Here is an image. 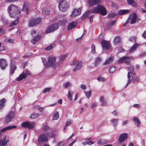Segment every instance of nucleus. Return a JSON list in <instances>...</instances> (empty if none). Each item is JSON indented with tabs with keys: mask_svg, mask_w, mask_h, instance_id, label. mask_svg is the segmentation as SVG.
Instances as JSON below:
<instances>
[{
	"mask_svg": "<svg viewBox=\"0 0 146 146\" xmlns=\"http://www.w3.org/2000/svg\"><path fill=\"white\" fill-rule=\"evenodd\" d=\"M51 89L52 88H46L43 90V93L44 94H45L47 92H48L50 91Z\"/></svg>",
	"mask_w": 146,
	"mask_h": 146,
	"instance_id": "nucleus-43",
	"label": "nucleus"
},
{
	"mask_svg": "<svg viewBox=\"0 0 146 146\" xmlns=\"http://www.w3.org/2000/svg\"><path fill=\"white\" fill-rule=\"evenodd\" d=\"M5 33V31L3 28H0V35H1Z\"/></svg>",
	"mask_w": 146,
	"mask_h": 146,
	"instance_id": "nucleus-57",
	"label": "nucleus"
},
{
	"mask_svg": "<svg viewBox=\"0 0 146 146\" xmlns=\"http://www.w3.org/2000/svg\"><path fill=\"white\" fill-rule=\"evenodd\" d=\"M128 137V134L127 133H123L121 134L119 136L118 143H121L125 141Z\"/></svg>",
	"mask_w": 146,
	"mask_h": 146,
	"instance_id": "nucleus-12",
	"label": "nucleus"
},
{
	"mask_svg": "<svg viewBox=\"0 0 146 146\" xmlns=\"http://www.w3.org/2000/svg\"><path fill=\"white\" fill-rule=\"evenodd\" d=\"M64 143L63 142H60L58 144V146H64Z\"/></svg>",
	"mask_w": 146,
	"mask_h": 146,
	"instance_id": "nucleus-62",
	"label": "nucleus"
},
{
	"mask_svg": "<svg viewBox=\"0 0 146 146\" xmlns=\"http://www.w3.org/2000/svg\"><path fill=\"white\" fill-rule=\"evenodd\" d=\"M16 127V126L15 125L7 127L2 129L1 130L0 132H4L5 131H7L10 129H12L14 128H15Z\"/></svg>",
	"mask_w": 146,
	"mask_h": 146,
	"instance_id": "nucleus-22",
	"label": "nucleus"
},
{
	"mask_svg": "<svg viewBox=\"0 0 146 146\" xmlns=\"http://www.w3.org/2000/svg\"><path fill=\"white\" fill-rule=\"evenodd\" d=\"M101 43L103 49H108L110 47V43L108 41L103 40L102 41Z\"/></svg>",
	"mask_w": 146,
	"mask_h": 146,
	"instance_id": "nucleus-17",
	"label": "nucleus"
},
{
	"mask_svg": "<svg viewBox=\"0 0 146 146\" xmlns=\"http://www.w3.org/2000/svg\"><path fill=\"white\" fill-rule=\"evenodd\" d=\"M129 122V121L127 119L123 121L122 122V126H124L127 125L128 123Z\"/></svg>",
	"mask_w": 146,
	"mask_h": 146,
	"instance_id": "nucleus-48",
	"label": "nucleus"
},
{
	"mask_svg": "<svg viewBox=\"0 0 146 146\" xmlns=\"http://www.w3.org/2000/svg\"><path fill=\"white\" fill-rule=\"evenodd\" d=\"M129 11L128 9L121 10L118 11V14L119 15H122L127 13Z\"/></svg>",
	"mask_w": 146,
	"mask_h": 146,
	"instance_id": "nucleus-31",
	"label": "nucleus"
},
{
	"mask_svg": "<svg viewBox=\"0 0 146 146\" xmlns=\"http://www.w3.org/2000/svg\"><path fill=\"white\" fill-rule=\"evenodd\" d=\"M136 40V38L135 36H132L130 37L129 38V40L131 42H135Z\"/></svg>",
	"mask_w": 146,
	"mask_h": 146,
	"instance_id": "nucleus-54",
	"label": "nucleus"
},
{
	"mask_svg": "<svg viewBox=\"0 0 146 146\" xmlns=\"http://www.w3.org/2000/svg\"><path fill=\"white\" fill-rule=\"evenodd\" d=\"M1 21L4 25L7 24L9 22L7 19L4 17H1Z\"/></svg>",
	"mask_w": 146,
	"mask_h": 146,
	"instance_id": "nucleus-39",
	"label": "nucleus"
},
{
	"mask_svg": "<svg viewBox=\"0 0 146 146\" xmlns=\"http://www.w3.org/2000/svg\"><path fill=\"white\" fill-rule=\"evenodd\" d=\"M115 70V68L114 66L111 67L109 69V72L110 73H113Z\"/></svg>",
	"mask_w": 146,
	"mask_h": 146,
	"instance_id": "nucleus-44",
	"label": "nucleus"
},
{
	"mask_svg": "<svg viewBox=\"0 0 146 146\" xmlns=\"http://www.w3.org/2000/svg\"><path fill=\"white\" fill-rule=\"evenodd\" d=\"M14 115V112L13 111L9 113L5 118V123H7L11 121L13 118Z\"/></svg>",
	"mask_w": 146,
	"mask_h": 146,
	"instance_id": "nucleus-14",
	"label": "nucleus"
},
{
	"mask_svg": "<svg viewBox=\"0 0 146 146\" xmlns=\"http://www.w3.org/2000/svg\"><path fill=\"white\" fill-rule=\"evenodd\" d=\"M71 122H72L71 120L68 121L66 122V126L64 128V130L66 128V126H67L70 125V123H71Z\"/></svg>",
	"mask_w": 146,
	"mask_h": 146,
	"instance_id": "nucleus-56",
	"label": "nucleus"
},
{
	"mask_svg": "<svg viewBox=\"0 0 146 146\" xmlns=\"http://www.w3.org/2000/svg\"><path fill=\"white\" fill-rule=\"evenodd\" d=\"M58 6L60 10L64 12L68 9L69 7V4L65 1L60 0L59 2Z\"/></svg>",
	"mask_w": 146,
	"mask_h": 146,
	"instance_id": "nucleus-4",
	"label": "nucleus"
},
{
	"mask_svg": "<svg viewBox=\"0 0 146 146\" xmlns=\"http://www.w3.org/2000/svg\"><path fill=\"white\" fill-rule=\"evenodd\" d=\"M101 61V59L100 58L98 57L96 59L94 62L95 66L96 67L98 66Z\"/></svg>",
	"mask_w": 146,
	"mask_h": 146,
	"instance_id": "nucleus-33",
	"label": "nucleus"
},
{
	"mask_svg": "<svg viewBox=\"0 0 146 146\" xmlns=\"http://www.w3.org/2000/svg\"><path fill=\"white\" fill-rule=\"evenodd\" d=\"M100 1V0H88V3L90 6L92 7L99 3Z\"/></svg>",
	"mask_w": 146,
	"mask_h": 146,
	"instance_id": "nucleus-20",
	"label": "nucleus"
},
{
	"mask_svg": "<svg viewBox=\"0 0 146 146\" xmlns=\"http://www.w3.org/2000/svg\"><path fill=\"white\" fill-rule=\"evenodd\" d=\"M21 125L24 128L31 129H33L35 127V124L33 122H30L29 121H24L22 123Z\"/></svg>",
	"mask_w": 146,
	"mask_h": 146,
	"instance_id": "nucleus-6",
	"label": "nucleus"
},
{
	"mask_svg": "<svg viewBox=\"0 0 146 146\" xmlns=\"http://www.w3.org/2000/svg\"><path fill=\"white\" fill-rule=\"evenodd\" d=\"M131 59L130 57L124 56L120 58L118 62L119 63L123 62H124L126 64H129V61Z\"/></svg>",
	"mask_w": 146,
	"mask_h": 146,
	"instance_id": "nucleus-16",
	"label": "nucleus"
},
{
	"mask_svg": "<svg viewBox=\"0 0 146 146\" xmlns=\"http://www.w3.org/2000/svg\"><path fill=\"white\" fill-rule=\"evenodd\" d=\"M40 21V18L32 19L29 21V26H35L39 23Z\"/></svg>",
	"mask_w": 146,
	"mask_h": 146,
	"instance_id": "nucleus-15",
	"label": "nucleus"
},
{
	"mask_svg": "<svg viewBox=\"0 0 146 146\" xmlns=\"http://www.w3.org/2000/svg\"><path fill=\"white\" fill-rule=\"evenodd\" d=\"M50 129V128L47 125H45L43 127V130L44 131H47Z\"/></svg>",
	"mask_w": 146,
	"mask_h": 146,
	"instance_id": "nucleus-46",
	"label": "nucleus"
},
{
	"mask_svg": "<svg viewBox=\"0 0 146 146\" xmlns=\"http://www.w3.org/2000/svg\"><path fill=\"white\" fill-rule=\"evenodd\" d=\"M92 52L93 53H96L95 46L94 44H92L91 45Z\"/></svg>",
	"mask_w": 146,
	"mask_h": 146,
	"instance_id": "nucleus-47",
	"label": "nucleus"
},
{
	"mask_svg": "<svg viewBox=\"0 0 146 146\" xmlns=\"http://www.w3.org/2000/svg\"><path fill=\"white\" fill-rule=\"evenodd\" d=\"M5 100L3 98L0 100V111H1L4 106Z\"/></svg>",
	"mask_w": 146,
	"mask_h": 146,
	"instance_id": "nucleus-29",
	"label": "nucleus"
},
{
	"mask_svg": "<svg viewBox=\"0 0 146 146\" xmlns=\"http://www.w3.org/2000/svg\"><path fill=\"white\" fill-rule=\"evenodd\" d=\"M7 41L9 43H12L14 42V40L13 39L10 38L7 40Z\"/></svg>",
	"mask_w": 146,
	"mask_h": 146,
	"instance_id": "nucleus-60",
	"label": "nucleus"
},
{
	"mask_svg": "<svg viewBox=\"0 0 146 146\" xmlns=\"http://www.w3.org/2000/svg\"><path fill=\"white\" fill-rule=\"evenodd\" d=\"M98 104L96 102H93L91 105V108L92 109L94 108L97 106Z\"/></svg>",
	"mask_w": 146,
	"mask_h": 146,
	"instance_id": "nucleus-50",
	"label": "nucleus"
},
{
	"mask_svg": "<svg viewBox=\"0 0 146 146\" xmlns=\"http://www.w3.org/2000/svg\"><path fill=\"white\" fill-rule=\"evenodd\" d=\"M80 87L82 90H85L86 89V86L85 85L82 84L80 86Z\"/></svg>",
	"mask_w": 146,
	"mask_h": 146,
	"instance_id": "nucleus-53",
	"label": "nucleus"
},
{
	"mask_svg": "<svg viewBox=\"0 0 146 146\" xmlns=\"http://www.w3.org/2000/svg\"><path fill=\"white\" fill-rule=\"evenodd\" d=\"M48 134L47 133L42 134L40 135L38 139L39 145H42L43 142L48 141Z\"/></svg>",
	"mask_w": 146,
	"mask_h": 146,
	"instance_id": "nucleus-5",
	"label": "nucleus"
},
{
	"mask_svg": "<svg viewBox=\"0 0 146 146\" xmlns=\"http://www.w3.org/2000/svg\"><path fill=\"white\" fill-rule=\"evenodd\" d=\"M98 80L100 82H104L105 81V79L101 77H100L98 78Z\"/></svg>",
	"mask_w": 146,
	"mask_h": 146,
	"instance_id": "nucleus-55",
	"label": "nucleus"
},
{
	"mask_svg": "<svg viewBox=\"0 0 146 146\" xmlns=\"http://www.w3.org/2000/svg\"><path fill=\"white\" fill-rule=\"evenodd\" d=\"M7 10L9 16L13 18L18 17L20 15L21 11V9L19 7L13 4L10 5Z\"/></svg>",
	"mask_w": 146,
	"mask_h": 146,
	"instance_id": "nucleus-2",
	"label": "nucleus"
},
{
	"mask_svg": "<svg viewBox=\"0 0 146 146\" xmlns=\"http://www.w3.org/2000/svg\"><path fill=\"white\" fill-rule=\"evenodd\" d=\"M133 121L134 123L136 124L137 127H141L140 121L137 117H135L133 119Z\"/></svg>",
	"mask_w": 146,
	"mask_h": 146,
	"instance_id": "nucleus-24",
	"label": "nucleus"
},
{
	"mask_svg": "<svg viewBox=\"0 0 146 146\" xmlns=\"http://www.w3.org/2000/svg\"><path fill=\"white\" fill-rule=\"evenodd\" d=\"M67 55H63L61 56L60 57V59L61 61H63L66 58V57L67 56Z\"/></svg>",
	"mask_w": 146,
	"mask_h": 146,
	"instance_id": "nucleus-49",
	"label": "nucleus"
},
{
	"mask_svg": "<svg viewBox=\"0 0 146 146\" xmlns=\"http://www.w3.org/2000/svg\"><path fill=\"white\" fill-rule=\"evenodd\" d=\"M22 11L26 14L28 13L29 10L28 9V3L27 2H25L23 5Z\"/></svg>",
	"mask_w": 146,
	"mask_h": 146,
	"instance_id": "nucleus-21",
	"label": "nucleus"
},
{
	"mask_svg": "<svg viewBox=\"0 0 146 146\" xmlns=\"http://www.w3.org/2000/svg\"><path fill=\"white\" fill-rule=\"evenodd\" d=\"M39 116V114L38 113H33L30 116V118L31 119H34L37 117Z\"/></svg>",
	"mask_w": 146,
	"mask_h": 146,
	"instance_id": "nucleus-38",
	"label": "nucleus"
},
{
	"mask_svg": "<svg viewBox=\"0 0 146 146\" xmlns=\"http://www.w3.org/2000/svg\"><path fill=\"white\" fill-rule=\"evenodd\" d=\"M59 117V112L58 111H56L54 113L52 117V119L53 120H57L58 119Z\"/></svg>",
	"mask_w": 146,
	"mask_h": 146,
	"instance_id": "nucleus-28",
	"label": "nucleus"
},
{
	"mask_svg": "<svg viewBox=\"0 0 146 146\" xmlns=\"http://www.w3.org/2000/svg\"><path fill=\"white\" fill-rule=\"evenodd\" d=\"M58 27V26L57 24L52 25L47 28L45 31V33L46 34H48L53 32L57 30Z\"/></svg>",
	"mask_w": 146,
	"mask_h": 146,
	"instance_id": "nucleus-8",
	"label": "nucleus"
},
{
	"mask_svg": "<svg viewBox=\"0 0 146 146\" xmlns=\"http://www.w3.org/2000/svg\"><path fill=\"white\" fill-rule=\"evenodd\" d=\"M128 68L129 70H130V72H128L127 75V78L128 79L127 84H129L132 81L133 78L132 75L134 74V73H133V68L132 66H129L128 67Z\"/></svg>",
	"mask_w": 146,
	"mask_h": 146,
	"instance_id": "nucleus-7",
	"label": "nucleus"
},
{
	"mask_svg": "<svg viewBox=\"0 0 146 146\" xmlns=\"http://www.w3.org/2000/svg\"><path fill=\"white\" fill-rule=\"evenodd\" d=\"M17 67L15 64L12 63L11 65L10 74L12 75L15 71Z\"/></svg>",
	"mask_w": 146,
	"mask_h": 146,
	"instance_id": "nucleus-25",
	"label": "nucleus"
},
{
	"mask_svg": "<svg viewBox=\"0 0 146 146\" xmlns=\"http://www.w3.org/2000/svg\"><path fill=\"white\" fill-rule=\"evenodd\" d=\"M67 21L66 20L62 19L60 20L59 21V23L61 25H63L66 24L67 23Z\"/></svg>",
	"mask_w": 146,
	"mask_h": 146,
	"instance_id": "nucleus-42",
	"label": "nucleus"
},
{
	"mask_svg": "<svg viewBox=\"0 0 146 146\" xmlns=\"http://www.w3.org/2000/svg\"><path fill=\"white\" fill-rule=\"evenodd\" d=\"M92 91L91 90L88 91L87 92H85L84 93L85 95L86 96L87 98L89 99L91 96Z\"/></svg>",
	"mask_w": 146,
	"mask_h": 146,
	"instance_id": "nucleus-36",
	"label": "nucleus"
},
{
	"mask_svg": "<svg viewBox=\"0 0 146 146\" xmlns=\"http://www.w3.org/2000/svg\"><path fill=\"white\" fill-rule=\"evenodd\" d=\"M30 73L27 71L23 72L22 74L17 78V80L18 81H21L23 79L25 78L27 75H30Z\"/></svg>",
	"mask_w": 146,
	"mask_h": 146,
	"instance_id": "nucleus-13",
	"label": "nucleus"
},
{
	"mask_svg": "<svg viewBox=\"0 0 146 146\" xmlns=\"http://www.w3.org/2000/svg\"><path fill=\"white\" fill-rule=\"evenodd\" d=\"M81 8L74 9L72 11L70 16L71 18H74L80 15L81 13Z\"/></svg>",
	"mask_w": 146,
	"mask_h": 146,
	"instance_id": "nucleus-11",
	"label": "nucleus"
},
{
	"mask_svg": "<svg viewBox=\"0 0 146 146\" xmlns=\"http://www.w3.org/2000/svg\"><path fill=\"white\" fill-rule=\"evenodd\" d=\"M73 92L72 91L69 90L68 92V97L70 100L71 101L72 99V96Z\"/></svg>",
	"mask_w": 146,
	"mask_h": 146,
	"instance_id": "nucleus-37",
	"label": "nucleus"
},
{
	"mask_svg": "<svg viewBox=\"0 0 146 146\" xmlns=\"http://www.w3.org/2000/svg\"><path fill=\"white\" fill-rule=\"evenodd\" d=\"M112 124L115 127L117 126L118 124V119L114 118L110 120Z\"/></svg>",
	"mask_w": 146,
	"mask_h": 146,
	"instance_id": "nucleus-27",
	"label": "nucleus"
},
{
	"mask_svg": "<svg viewBox=\"0 0 146 146\" xmlns=\"http://www.w3.org/2000/svg\"><path fill=\"white\" fill-rule=\"evenodd\" d=\"M101 103V105L102 106H105L107 105V102L106 100L102 102Z\"/></svg>",
	"mask_w": 146,
	"mask_h": 146,
	"instance_id": "nucleus-58",
	"label": "nucleus"
},
{
	"mask_svg": "<svg viewBox=\"0 0 146 146\" xmlns=\"http://www.w3.org/2000/svg\"><path fill=\"white\" fill-rule=\"evenodd\" d=\"M0 143L2 146H5L7 145L8 143L9 142V140L7 139L5 135H4L2 139L0 140Z\"/></svg>",
	"mask_w": 146,
	"mask_h": 146,
	"instance_id": "nucleus-19",
	"label": "nucleus"
},
{
	"mask_svg": "<svg viewBox=\"0 0 146 146\" xmlns=\"http://www.w3.org/2000/svg\"><path fill=\"white\" fill-rule=\"evenodd\" d=\"M93 13H100L102 15H105L107 13V11L105 7L103 5H98L92 9Z\"/></svg>",
	"mask_w": 146,
	"mask_h": 146,
	"instance_id": "nucleus-3",
	"label": "nucleus"
},
{
	"mask_svg": "<svg viewBox=\"0 0 146 146\" xmlns=\"http://www.w3.org/2000/svg\"><path fill=\"white\" fill-rule=\"evenodd\" d=\"M41 37V36L40 35H38L34 37L31 40V42L33 44H35Z\"/></svg>",
	"mask_w": 146,
	"mask_h": 146,
	"instance_id": "nucleus-23",
	"label": "nucleus"
},
{
	"mask_svg": "<svg viewBox=\"0 0 146 146\" xmlns=\"http://www.w3.org/2000/svg\"><path fill=\"white\" fill-rule=\"evenodd\" d=\"M139 81V78L137 77H134L133 79V81L134 82H137Z\"/></svg>",
	"mask_w": 146,
	"mask_h": 146,
	"instance_id": "nucleus-59",
	"label": "nucleus"
},
{
	"mask_svg": "<svg viewBox=\"0 0 146 146\" xmlns=\"http://www.w3.org/2000/svg\"><path fill=\"white\" fill-rule=\"evenodd\" d=\"M54 46V45L53 44L51 45H50L49 46L45 48V50H50L53 48Z\"/></svg>",
	"mask_w": 146,
	"mask_h": 146,
	"instance_id": "nucleus-52",
	"label": "nucleus"
},
{
	"mask_svg": "<svg viewBox=\"0 0 146 146\" xmlns=\"http://www.w3.org/2000/svg\"><path fill=\"white\" fill-rule=\"evenodd\" d=\"M42 61L44 65L47 67L51 68L54 69L57 68L59 65V62H57L56 57L54 55H51L48 57V62L46 63L45 58H42Z\"/></svg>",
	"mask_w": 146,
	"mask_h": 146,
	"instance_id": "nucleus-1",
	"label": "nucleus"
},
{
	"mask_svg": "<svg viewBox=\"0 0 146 146\" xmlns=\"http://www.w3.org/2000/svg\"><path fill=\"white\" fill-rule=\"evenodd\" d=\"M104 100H105L104 99V97L101 96L100 97V101L101 102L104 101Z\"/></svg>",
	"mask_w": 146,
	"mask_h": 146,
	"instance_id": "nucleus-63",
	"label": "nucleus"
},
{
	"mask_svg": "<svg viewBox=\"0 0 146 146\" xmlns=\"http://www.w3.org/2000/svg\"><path fill=\"white\" fill-rule=\"evenodd\" d=\"M113 59V57H111L108 59L104 64V65H107L110 64L112 61Z\"/></svg>",
	"mask_w": 146,
	"mask_h": 146,
	"instance_id": "nucleus-32",
	"label": "nucleus"
},
{
	"mask_svg": "<svg viewBox=\"0 0 146 146\" xmlns=\"http://www.w3.org/2000/svg\"><path fill=\"white\" fill-rule=\"evenodd\" d=\"M120 38L119 36L116 37L114 39V42L115 44H116L119 42L120 41Z\"/></svg>",
	"mask_w": 146,
	"mask_h": 146,
	"instance_id": "nucleus-51",
	"label": "nucleus"
},
{
	"mask_svg": "<svg viewBox=\"0 0 146 146\" xmlns=\"http://www.w3.org/2000/svg\"><path fill=\"white\" fill-rule=\"evenodd\" d=\"M17 17V19H16V21L11 23V24L9 25V27H11L16 25L18 24L19 22V19L18 18V17Z\"/></svg>",
	"mask_w": 146,
	"mask_h": 146,
	"instance_id": "nucleus-34",
	"label": "nucleus"
},
{
	"mask_svg": "<svg viewBox=\"0 0 146 146\" xmlns=\"http://www.w3.org/2000/svg\"><path fill=\"white\" fill-rule=\"evenodd\" d=\"M0 66L2 69L4 70L7 66V63L5 59L3 58L0 59Z\"/></svg>",
	"mask_w": 146,
	"mask_h": 146,
	"instance_id": "nucleus-18",
	"label": "nucleus"
},
{
	"mask_svg": "<svg viewBox=\"0 0 146 146\" xmlns=\"http://www.w3.org/2000/svg\"><path fill=\"white\" fill-rule=\"evenodd\" d=\"M128 3L130 5L135 6L137 5V4L133 1V0H127Z\"/></svg>",
	"mask_w": 146,
	"mask_h": 146,
	"instance_id": "nucleus-35",
	"label": "nucleus"
},
{
	"mask_svg": "<svg viewBox=\"0 0 146 146\" xmlns=\"http://www.w3.org/2000/svg\"><path fill=\"white\" fill-rule=\"evenodd\" d=\"M82 63L80 61L78 60L74 62V65L76 67L72 70L73 72H76L77 70H80L82 67Z\"/></svg>",
	"mask_w": 146,
	"mask_h": 146,
	"instance_id": "nucleus-10",
	"label": "nucleus"
},
{
	"mask_svg": "<svg viewBox=\"0 0 146 146\" xmlns=\"http://www.w3.org/2000/svg\"><path fill=\"white\" fill-rule=\"evenodd\" d=\"M95 142L92 141H90L88 142V145H91L94 144L95 143Z\"/></svg>",
	"mask_w": 146,
	"mask_h": 146,
	"instance_id": "nucleus-64",
	"label": "nucleus"
},
{
	"mask_svg": "<svg viewBox=\"0 0 146 146\" xmlns=\"http://www.w3.org/2000/svg\"><path fill=\"white\" fill-rule=\"evenodd\" d=\"M137 18V17L136 14L134 13L130 15L127 21H130V23L131 24H133L136 22Z\"/></svg>",
	"mask_w": 146,
	"mask_h": 146,
	"instance_id": "nucleus-9",
	"label": "nucleus"
},
{
	"mask_svg": "<svg viewBox=\"0 0 146 146\" xmlns=\"http://www.w3.org/2000/svg\"><path fill=\"white\" fill-rule=\"evenodd\" d=\"M106 141L104 139H100L98 141V143L99 145L104 144L106 143Z\"/></svg>",
	"mask_w": 146,
	"mask_h": 146,
	"instance_id": "nucleus-45",
	"label": "nucleus"
},
{
	"mask_svg": "<svg viewBox=\"0 0 146 146\" xmlns=\"http://www.w3.org/2000/svg\"><path fill=\"white\" fill-rule=\"evenodd\" d=\"M137 46L138 45L137 44H135L131 48L130 50V52H133L135 50L136 48L137 47Z\"/></svg>",
	"mask_w": 146,
	"mask_h": 146,
	"instance_id": "nucleus-40",
	"label": "nucleus"
},
{
	"mask_svg": "<svg viewBox=\"0 0 146 146\" xmlns=\"http://www.w3.org/2000/svg\"><path fill=\"white\" fill-rule=\"evenodd\" d=\"M76 141V140L75 139L73 141L72 143H70L68 146H72L74 143Z\"/></svg>",
	"mask_w": 146,
	"mask_h": 146,
	"instance_id": "nucleus-61",
	"label": "nucleus"
},
{
	"mask_svg": "<svg viewBox=\"0 0 146 146\" xmlns=\"http://www.w3.org/2000/svg\"><path fill=\"white\" fill-rule=\"evenodd\" d=\"M92 13V11H88L83 15L82 17V19H85L88 17L89 15H90Z\"/></svg>",
	"mask_w": 146,
	"mask_h": 146,
	"instance_id": "nucleus-30",
	"label": "nucleus"
},
{
	"mask_svg": "<svg viewBox=\"0 0 146 146\" xmlns=\"http://www.w3.org/2000/svg\"><path fill=\"white\" fill-rule=\"evenodd\" d=\"M71 86L72 84L69 82H67L64 84V86L65 88L70 87Z\"/></svg>",
	"mask_w": 146,
	"mask_h": 146,
	"instance_id": "nucleus-41",
	"label": "nucleus"
},
{
	"mask_svg": "<svg viewBox=\"0 0 146 146\" xmlns=\"http://www.w3.org/2000/svg\"><path fill=\"white\" fill-rule=\"evenodd\" d=\"M76 22H72L70 23L67 29L68 30H70L72 29L75 27L76 25Z\"/></svg>",
	"mask_w": 146,
	"mask_h": 146,
	"instance_id": "nucleus-26",
	"label": "nucleus"
}]
</instances>
